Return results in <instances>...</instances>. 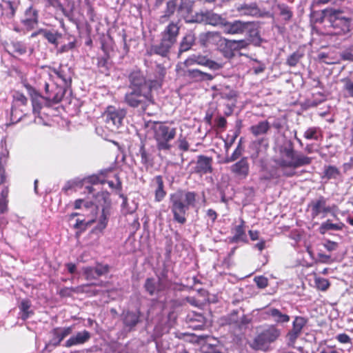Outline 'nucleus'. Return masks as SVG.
<instances>
[{"mask_svg": "<svg viewBox=\"0 0 353 353\" xmlns=\"http://www.w3.org/2000/svg\"><path fill=\"white\" fill-rule=\"evenodd\" d=\"M221 350L216 345H213L209 343L204 344L201 347L202 353H217Z\"/></svg>", "mask_w": 353, "mask_h": 353, "instance_id": "57", "label": "nucleus"}, {"mask_svg": "<svg viewBox=\"0 0 353 353\" xmlns=\"http://www.w3.org/2000/svg\"><path fill=\"white\" fill-rule=\"evenodd\" d=\"M68 88V87L59 83L58 81H53L52 83H45L46 105L51 106L53 104L60 103Z\"/></svg>", "mask_w": 353, "mask_h": 353, "instance_id": "11", "label": "nucleus"}, {"mask_svg": "<svg viewBox=\"0 0 353 353\" xmlns=\"http://www.w3.org/2000/svg\"><path fill=\"white\" fill-rule=\"evenodd\" d=\"M179 150L187 152L189 150V143L185 137H180L178 139Z\"/></svg>", "mask_w": 353, "mask_h": 353, "instance_id": "63", "label": "nucleus"}, {"mask_svg": "<svg viewBox=\"0 0 353 353\" xmlns=\"http://www.w3.org/2000/svg\"><path fill=\"white\" fill-rule=\"evenodd\" d=\"M127 111L124 108H116L114 105H108L102 116L104 119L106 127L112 131L118 130L122 125Z\"/></svg>", "mask_w": 353, "mask_h": 353, "instance_id": "10", "label": "nucleus"}, {"mask_svg": "<svg viewBox=\"0 0 353 353\" xmlns=\"http://www.w3.org/2000/svg\"><path fill=\"white\" fill-rule=\"evenodd\" d=\"M254 281L257 287L261 289H263L268 285V279L263 276H256Z\"/></svg>", "mask_w": 353, "mask_h": 353, "instance_id": "58", "label": "nucleus"}, {"mask_svg": "<svg viewBox=\"0 0 353 353\" xmlns=\"http://www.w3.org/2000/svg\"><path fill=\"white\" fill-rule=\"evenodd\" d=\"M232 41L236 52L246 49L250 45V42H248L246 39L232 40Z\"/></svg>", "mask_w": 353, "mask_h": 353, "instance_id": "55", "label": "nucleus"}, {"mask_svg": "<svg viewBox=\"0 0 353 353\" xmlns=\"http://www.w3.org/2000/svg\"><path fill=\"white\" fill-rule=\"evenodd\" d=\"M96 221V218H93L88 221L84 220L77 219L76 223L74 225V228L79 230V232L85 231L89 225H91Z\"/></svg>", "mask_w": 353, "mask_h": 353, "instance_id": "48", "label": "nucleus"}, {"mask_svg": "<svg viewBox=\"0 0 353 353\" xmlns=\"http://www.w3.org/2000/svg\"><path fill=\"white\" fill-rule=\"evenodd\" d=\"M85 181L90 183V185H97V184H105V181L102 179L101 176L99 174V173L96 174H92L89 176L85 179Z\"/></svg>", "mask_w": 353, "mask_h": 353, "instance_id": "54", "label": "nucleus"}, {"mask_svg": "<svg viewBox=\"0 0 353 353\" xmlns=\"http://www.w3.org/2000/svg\"><path fill=\"white\" fill-rule=\"evenodd\" d=\"M178 10L186 12L187 14L183 16V19L186 23H205L213 26L223 27L225 19L221 15L209 10L196 12L193 15H190L192 12V3L189 0H182L178 7Z\"/></svg>", "mask_w": 353, "mask_h": 353, "instance_id": "4", "label": "nucleus"}, {"mask_svg": "<svg viewBox=\"0 0 353 353\" xmlns=\"http://www.w3.org/2000/svg\"><path fill=\"white\" fill-rule=\"evenodd\" d=\"M110 265L108 264L97 263L94 267L95 274L98 277L101 276L108 274L110 272Z\"/></svg>", "mask_w": 353, "mask_h": 353, "instance_id": "52", "label": "nucleus"}, {"mask_svg": "<svg viewBox=\"0 0 353 353\" xmlns=\"http://www.w3.org/2000/svg\"><path fill=\"white\" fill-rule=\"evenodd\" d=\"M212 158L205 155H199L197 157L196 161H192L190 164L194 163L190 170V174H196L200 176L212 173Z\"/></svg>", "mask_w": 353, "mask_h": 353, "instance_id": "15", "label": "nucleus"}, {"mask_svg": "<svg viewBox=\"0 0 353 353\" xmlns=\"http://www.w3.org/2000/svg\"><path fill=\"white\" fill-rule=\"evenodd\" d=\"M8 47L10 48V51L8 50V52L10 54L12 53H16L18 55H22L27 52L26 46L21 41H12Z\"/></svg>", "mask_w": 353, "mask_h": 353, "instance_id": "40", "label": "nucleus"}, {"mask_svg": "<svg viewBox=\"0 0 353 353\" xmlns=\"http://www.w3.org/2000/svg\"><path fill=\"white\" fill-rule=\"evenodd\" d=\"M326 16L336 34H343L350 31L353 21L351 13L343 10L331 8L327 10Z\"/></svg>", "mask_w": 353, "mask_h": 353, "instance_id": "9", "label": "nucleus"}, {"mask_svg": "<svg viewBox=\"0 0 353 353\" xmlns=\"http://www.w3.org/2000/svg\"><path fill=\"white\" fill-rule=\"evenodd\" d=\"M185 67L194 65L205 66L211 70L216 71L223 68V64L208 58V56L201 54H192L190 55L183 62Z\"/></svg>", "mask_w": 353, "mask_h": 353, "instance_id": "13", "label": "nucleus"}, {"mask_svg": "<svg viewBox=\"0 0 353 353\" xmlns=\"http://www.w3.org/2000/svg\"><path fill=\"white\" fill-rule=\"evenodd\" d=\"M236 10L241 15L252 17H263L256 3H243L236 6Z\"/></svg>", "mask_w": 353, "mask_h": 353, "instance_id": "27", "label": "nucleus"}, {"mask_svg": "<svg viewBox=\"0 0 353 353\" xmlns=\"http://www.w3.org/2000/svg\"><path fill=\"white\" fill-rule=\"evenodd\" d=\"M185 76L194 82L209 81L214 79V75L202 72L199 69H190L185 72Z\"/></svg>", "mask_w": 353, "mask_h": 353, "instance_id": "21", "label": "nucleus"}, {"mask_svg": "<svg viewBox=\"0 0 353 353\" xmlns=\"http://www.w3.org/2000/svg\"><path fill=\"white\" fill-rule=\"evenodd\" d=\"M52 72L57 77L56 81H58L59 83L68 88L71 86L72 76L69 68L60 65L58 68H53Z\"/></svg>", "mask_w": 353, "mask_h": 353, "instance_id": "24", "label": "nucleus"}, {"mask_svg": "<svg viewBox=\"0 0 353 353\" xmlns=\"http://www.w3.org/2000/svg\"><path fill=\"white\" fill-rule=\"evenodd\" d=\"M345 226V224L342 222L332 223L330 219H327L326 221L321 223L319 230L321 234H324L329 230H342Z\"/></svg>", "mask_w": 353, "mask_h": 353, "instance_id": "38", "label": "nucleus"}, {"mask_svg": "<svg viewBox=\"0 0 353 353\" xmlns=\"http://www.w3.org/2000/svg\"><path fill=\"white\" fill-rule=\"evenodd\" d=\"M281 334V330L276 325H265L257 330L250 346L254 350L267 351L270 344L276 341Z\"/></svg>", "mask_w": 353, "mask_h": 353, "instance_id": "5", "label": "nucleus"}, {"mask_svg": "<svg viewBox=\"0 0 353 353\" xmlns=\"http://www.w3.org/2000/svg\"><path fill=\"white\" fill-rule=\"evenodd\" d=\"M38 34H41L43 37L51 44L55 47L59 45V39L62 37V34L59 31H52L46 29H40L38 32L32 33L31 37H36Z\"/></svg>", "mask_w": 353, "mask_h": 353, "instance_id": "29", "label": "nucleus"}, {"mask_svg": "<svg viewBox=\"0 0 353 353\" xmlns=\"http://www.w3.org/2000/svg\"><path fill=\"white\" fill-rule=\"evenodd\" d=\"M280 158L274 159L276 166H272L268 172L272 180H279L281 176L280 169H296L300 167L309 165L312 162V157L298 152L294 150V144L289 141L287 145L279 147Z\"/></svg>", "mask_w": 353, "mask_h": 353, "instance_id": "1", "label": "nucleus"}, {"mask_svg": "<svg viewBox=\"0 0 353 353\" xmlns=\"http://www.w3.org/2000/svg\"><path fill=\"white\" fill-rule=\"evenodd\" d=\"M314 281L316 288L321 291H326L330 286V281L325 278L319 277Z\"/></svg>", "mask_w": 353, "mask_h": 353, "instance_id": "51", "label": "nucleus"}, {"mask_svg": "<svg viewBox=\"0 0 353 353\" xmlns=\"http://www.w3.org/2000/svg\"><path fill=\"white\" fill-rule=\"evenodd\" d=\"M230 170L231 173L239 179H245L250 172V163L246 157H242L239 161L232 164Z\"/></svg>", "mask_w": 353, "mask_h": 353, "instance_id": "17", "label": "nucleus"}, {"mask_svg": "<svg viewBox=\"0 0 353 353\" xmlns=\"http://www.w3.org/2000/svg\"><path fill=\"white\" fill-rule=\"evenodd\" d=\"M336 339L342 344L352 343L351 338L345 333L337 334L336 336Z\"/></svg>", "mask_w": 353, "mask_h": 353, "instance_id": "61", "label": "nucleus"}, {"mask_svg": "<svg viewBox=\"0 0 353 353\" xmlns=\"http://www.w3.org/2000/svg\"><path fill=\"white\" fill-rule=\"evenodd\" d=\"M276 8L279 10V14L285 21H288L291 19L293 16V12L288 6L284 3L277 4Z\"/></svg>", "mask_w": 353, "mask_h": 353, "instance_id": "45", "label": "nucleus"}, {"mask_svg": "<svg viewBox=\"0 0 353 353\" xmlns=\"http://www.w3.org/2000/svg\"><path fill=\"white\" fill-rule=\"evenodd\" d=\"M110 54L104 55L103 57L97 59V67L103 69L104 71H108L110 69Z\"/></svg>", "mask_w": 353, "mask_h": 353, "instance_id": "50", "label": "nucleus"}, {"mask_svg": "<svg viewBox=\"0 0 353 353\" xmlns=\"http://www.w3.org/2000/svg\"><path fill=\"white\" fill-rule=\"evenodd\" d=\"M152 129L158 150H170L172 148L170 142L175 138L176 128L168 122L155 121Z\"/></svg>", "mask_w": 353, "mask_h": 353, "instance_id": "6", "label": "nucleus"}, {"mask_svg": "<svg viewBox=\"0 0 353 353\" xmlns=\"http://www.w3.org/2000/svg\"><path fill=\"white\" fill-rule=\"evenodd\" d=\"M308 323V319L302 316H296L292 321V328L286 334L288 345L294 347L297 339L301 336L303 329Z\"/></svg>", "mask_w": 353, "mask_h": 353, "instance_id": "14", "label": "nucleus"}, {"mask_svg": "<svg viewBox=\"0 0 353 353\" xmlns=\"http://www.w3.org/2000/svg\"><path fill=\"white\" fill-rule=\"evenodd\" d=\"M239 241L248 242L245 234V222L242 219L240 220V224L234 227V236L230 239L231 243H238Z\"/></svg>", "mask_w": 353, "mask_h": 353, "instance_id": "31", "label": "nucleus"}, {"mask_svg": "<svg viewBox=\"0 0 353 353\" xmlns=\"http://www.w3.org/2000/svg\"><path fill=\"white\" fill-rule=\"evenodd\" d=\"M73 331L72 326L65 327H55L52 330V339L50 343L54 346H58L61 342Z\"/></svg>", "mask_w": 353, "mask_h": 353, "instance_id": "25", "label": "nucleus"}, {"mask_svg": "<svg viewBox=\"0 0 353 353\" xmlns=\"http://www.w3.org/2000/svg\"><path fill=\"white\" fill-rule=\"evenodd\" d=\"M161 285V279H159L157 283L154 278H147L144 283V288L149 295L153 296L156 292L163 290Z\"/></svg>", "mask_w": 353, "mask_h": 353, "instance_id": "35", "label": "nucleus"}, {"mask_svg": "<svg viewBox=\"0 0 353 353\" xmlns=\"http://www.w3.org/2000/svg\"><path fill=\"white\" fill-rule=\"evenodd\" d=\"M137 156L141 158V163L146 169L151 168L154 165V157L152 153L146 149L144 143H141L137 153Z\"/></svg>", "mask_w": 353, "mask_h": 353, "instance_id": "32", "label": "nucleus"}, {"mask_svg": "<svg viewBox=\"0 0 353 353\" xmlns=\"http://www.w3.org/2000/svg\"><path fill=\"white\" fill-rule=\"evenodd\" d=\"M250 44H253L255 46H259L262 42V39L260 35V32L258 29L253 28L248 31V39H246Z\"/></svg>", "mask_w": 353, "mask_h": 353, "instance_id": "43", "label": "nucleus"}, {"mask_svg": "<svg viewBox=\"0 0 353 353\" xmlns=\"http://www.w3.org/2000/svg\"><path fill=\"white\" fill-rule=\"evenodd\" d=\"M220 96L221 99H228V100H232L235 99L237 97L236 92L230 90L228 92H222L220 93Z\"/></svg>", "mask_w": 353, "mask_h": 353, "instance_id": "62", "label": "nucleus"}, {"mask_svg": "<svg viewBox=\"0 0 353 353\" xmlns=\"http://www.w3.org/2000/svg\"><path fill=\"white\" fill-rule=\"evenodd\" d=\"M76 47V41H71L68 44H64L57 49V54H63L74 49Z\"/></svg>", "mask_w": 353, "mask_h": 353, "instance_id": "56", "label": "nucleus"}, {"mask_svg": "<svg viewBox=\"0 0 353 353\" xmlns=\"http://www.w3.org/2000/svg\"><path fill=\"white\" fill-rule=\"evenodd\" d=\"M109 209H101V214L95 230L102 232L107 226L108 222Z\"/></svg>", "mask_w": 353, "mask_h": 353, "instance_id": "44", "label": "nucleus"}, {"mask_svg": "<svg viewBox=\"0 0 353 353\" xmlns=\"http://www.w3.org/2000/svg\"><path fill=\"white\" fill-rule=\"evenodd\" d=\"M72 292H76L74 288L65 287L60 290L59 294L61 297H70L72 296Z\"/></svg>", "mask_w": 353, "mask_h": 353, "instance_id": "64", "label": "nucleus"}, {"mask_svg": "<svg viewBox=\"0 0 353 353\" xmlns=\"http://www.w3.org/2000/svg\"><path fill=\"white\" fill-rule=\"evenodd\" d=\"M24 86L30 97L33 112L37 114H40L43 108V101L45 100L46 97L42 96L29 83L25 84Z\"/></svg>", "mask_w": 353, "mask_h": 353, "instance_id": "19", "label": "nucleus"}, {"mask_svg": "<svg viewBox=\"0 0 353 353\" xmlns=\"http://www.w3.org/2000/svg\"><path fill=\"white\" fill-rule=\"evenodd\" d=\"M322 137V132L319 127L308 128L303 134V137L307 140L318 141Z\"/></svg>", "mask_w": 353, "mask_h": 353, "instance_id": "41", "label": "nucleus"}, {"mask_svg": "<svg viewBox=\"0 0 353 353\" xmlns=\"http://www.w3.org/2000/svg\"><path fill=\"white\" fill-rule=\"evenodd\" d=\"M341 176L339 169L335 165H325L322 179L327 180L336 179Z\"/></svg>", "mask_w": 353, "mask_h": 353, "instance_id": "39", "label": "nucleus"}, {"mask_svg": "<svg viewBox=\"0 0 353 353\" xmlns=\"http://www.w3.org/2000/svg\"><path fill=\"white\" fill-rule=\"evenodd\" d=\"M222 40V37L219 32L208 31L202 32L199 35V42L203 47H208L210 45H214L219 43Z\"/></svg>", "mask_w": 353, "mask_h": 353, "instance_id": "22", "label": "nucleus"}, {"mask_svg": "<svg viewBox=\"0 0 353 353\" xmlns=\"http://www.w3.org/2000/svg\"><path fill=\"white\" fill-rule=\"evenodd\" d=\"M178 0H169L166 3V7L163 11V14L160 17L159 21L161 23L167 22L172 17L177 9Z\"/></svg>", "mask_w": 353, "mask_h": 353, "instance_id": "34", "label": "nucleus"}, {"mask_svg": "<svg viewBox=\"0 0 353 353\" xmlns=\"http://www.w3.org/2000/svg\"><path fill=\"white\" fill-rule=\"evenodd\" d=\"M265 314L271 317L277 324L287 323L290 321V317L288 314L282 313L279 309L270 307L265 310Z\"/></svg>", "mask_w": 353, "mask_h": 353, "instance_id": "30", "label": "nucleus"}, {"mask_svg": "<svg viewBox=\"0 0 353 353\" xmlns=\"http://www.w3.org/2000/svg\"><path fill=\"white\" fill-rule=\"evenodd\" d=\"M84 193L88 194V199H91L90 205H94L96 210L99 207L102 209H109L111 204L110 193L108 191L95 192V189L92 185L85 186Z\"/></svg>", "mask_w": 353, "mask_h": 353, "instance_id": "12", "label": "nucleus"}, {"mask_svg": "<svg viewBox=\"0 0 353 353\" xmlns=\"http://www.w3.org/2000/svg\"><path fill=\"white\" fill-rule=\"evenodd\" d=\"M309 206L311 208V216L313 219L317 217L321 213L325 216L331 211L330 207L327 205L324 196H320L318 199L312 201Z\"/></svg>", "mask_w": 353, "mask_h": 353, "instance_id": "20", "label": "nucleus"}, {"mask_svg": "<svg viewBox=\"0 0 353 353\" xmlns=\"http://www.w3.org/2000/svg\"><path fill=\"white\" fill-rule=\"evenodd\" d=\"M196 39V33L194 30H188L182 38L179 48V54H182L190 50L195 44Z\"/></svg>", "mask_w": 353, "mask_h": 353, "instance_id": "28", "label": "nucleus"}, {"mask_svg": "<svg viewBox=\"0 0 353 353\" xmlns=\"http://www.w3.org/2000/svg\"><path fill=\"white\" fill-rule=\"evenodd\" d=\"M323 246L327 251L332 252L337 250L339 248V243L337 242L327 239L323 243Z\"/></svg>", "mask_w": 353, "mask_h": 353, "instance_id": "60", "label": "nucleus"}, {"mask_svg": "<svg viewBox=\"0 0 353 353\" xmlns=\"http://www.w3.org/2000/svg\"><path fill=\"white\" fill-rule=\"evenodd\" d=\"M83 274L86 279H96L97 276L95 274L94 267H85L83 268Z\"/></svg>", "mask_w": 353, "mask_h": 353, "instance_id": "59", "label": "nucleus"}, {"mask_svg": "<svg viewBox=\"0 0 353 353\" xmlns=\"http://www.w3.org/2000/svg\"><path fill=\"white\" fill-rule=\"evenodd\" d=\"M152 92L140 89H131L130 91L125 94L123 101L129 107L139 108L145 112L149 105L154 103Z\"/></svg>", "mask_w": 353, "mask_h": 353, "instance_id": "8", "label": "nucleus"}, {"mask_svg": "<svg viewBox=\"0 0 353 353\" xmlns=\"http://www.w3.org/2000/svg\"><path fill=\"white\" fill-rule=\"evenodd\" d=\"M163 77L164 74L161 73L159 77L147 79L141 70H133L128 76L130 88L149 91L156 90L161 87Z\"/></svg>", "mask_w": 353, "mask_h": 353, "instance_id": "7", "label": "nucleus"}, {"mask_svg": "<svg viewBox=\"0 0 353 353\" xmlns=\"http://www.w3.org/2000/svg\"><path fill=\"white\" fill-rule=\"evenodd\" d=\"M270 129V123L265 121H261L256 125H253L250 128V132L254 136L263 135L268 133Z\"/></svg>", "mask_w": 353, "mask_h": 353, "instance_id": "37", "label": "nucleus"}, {"mask_svg": "<svg viewBox=\"0 0 353 353\" xmlns=\"http://www.w3.org/2000/svg\"><path fill=\"white\" fill-rule=\"evenodd\" d=\"M179 32V22L170 21L161 32L159 43L151 46L147 54L150 56L157 54L162 57H168L170 50L177 41Z\"/></svg>", "mask_w": 353, "mask_h": 353, "instance_id": "3", "label": "nucleus"}, {"mask_svg": "<svg viewBox=\"0 0 353 353\" xmlns=\"http://www.w3.org/2000/svg\"><path fill=\"white\" fill-rule=\"evenodd\" d=\"M113 176L116 180V183L112 181L107 179L105 183L108 184V186L112 190H116L117 193H121L122 191V181L118 174H114Z\"/></svg>", "mask_w": 353, "mask_h": 353, "instance_id": "47", "label": "nucleus"}, {"mask_svg": "<svg viewBox=\"0 0 353 353\" xmlns=\"http://www.w3.org/2000/svg\"><path fill=\"white\" fill-rule=\"evenodd\" d=\"M21 23L27 31L33 30L39 23V12L37 10L32 6L27 8L23 17L21 19Z\"/></svg>", "mask_w": 353, "mask_h": 353, "instance_id": "18", "label": "nucleus"}, {"mask_svg": "<svg viewBox=\"0 0 353 353\" xmlns=\"http://www.w3.org/2000/svg\"><path fill=\"white\" fill-rule=\"evenodd\" d=\"M227 120L223 116H218L214 119V128L224 131L227 127Z\"/></svg>", "mask_w": 353, "mask_h": 353, "instance_id": "53", "label": "nucleus"}, {"mask_svg": "<svg viewBox=\"0 0 353 353\" xmlns=\"http://www.w3.org/2000/svg\"><path fill=\"white\" fill-rule=\"evenodd\" d=\"M198 194L194 191L178 189L169 196L170 208L173 220L183 225L187 221L189 210L194 208L197 203Z\"/></svg>", "mask_w": 353, "mask_h": 353, "instance_id": "2", "label": "nucleus"}, {"mask_svg": "<svg viewBox=\"0 0 353 353\" xmlns=\"http://www.w3.org/2000/svg\"><path fill=\"white\" fill-rule=\"evenodd\" d=\"M19 307L21 312V317L24 321L28 319L30 315L34 314V312L30 310L31 307V303L28 299L22 300Z\"/></svg>", "mask_w": 353, "mask_h": 353, "instance_id": "42", "label": "nucleus"}, {"mask_svg": "<svg viewBox=\"0 0 353 353\" xmlns=\"http://www.w3.org/2000/svg\"><path fill=\"white\" fill-rule=\"evenodd\" d=\"M151 185L154 187V201L156 202L162 201L167 194L163 176L161 175L155 176L152 180Z\"/></svg>", "mask_w": 353, "mask_h": 353, "instance_id": "23", "label": "nucleus"}, {"mask_svg": "<svg viewBox=\"0 0 353 353\" xmlns=\"http://www.w3.org/2000/svg\"><path fill=\"white\" fill-rule=\"evenodd\" d=\"M221 53L226 59H230L235 57V49L232 40L222 38Z\"/></svg>", "mask_w": 353, "mask_h": 353, "instance_id": "36", "label": "nucleus"}, {"mask_svg": "<svg viewBox=\"0 0 353 353\" xmlns=\"http://www.w3.org/2000/svg\"><path fill=\"white\" fill-rule=\"evenodd\" d=\"M252 22H244L241 20L228 21L225 19L223 23V32L228 34H243L248 29Z\"/></svg>", "mask_w": 353, "mask_h": 353, "instance_id": "16", "label": "nucleus"}, {"mask_svg": "<svg viewBox=\"0 0 353 353\" xmlns=\"http://www.w3.org/2000/svg\"><path fill=\"white\" fill-rule=\"evenodd\" d=\"M140 321V312H134L131 311H127L123 313V323L125 327L129 329L134 328Z\"/></svg>", "mask_w": 353, "mask_h": 353, "instance_id": "33", "label": "nucleus"}, {"mask_svg": "<svg viewBox=\"0 0 353 353\" xmlns=\"http://www.w3.org/2000/svg\"><path fill=\"white\" fill-rule=\"evenodd\" d=\"M303 54L299 51L294 52L286 59V65L290 67H295L303 58Z\"/></svg>", "mask_w": 353, "mask_h": 353, "instance_id": "46", "label": "nucleus"}, {"mask_svg": "<svg viewBox=\"0 0 353 353\" xmlns=\"http://www.w3.org/2000/svg\"><path fill=\"white\" fill-rule=\"evenodd\" d=\"M91 338V334L89 331L84 330L78 332L75 335L70 337L65 343L66 347H70L75 345H82L88 342Z\"/></svg>", "mask_w": 353, "mask_h": 353, "instance_id": "26", "label": "nucleus"}, {"mask_svg": "<svg viewBox=\"0 0 353 353\" xmlns=\"http://www.w3.org/2000/svg\"><path fill=\"white\" fill-rule=\"evenodd\" d=\"M243 148L241 145V142L240 141L234 150V151L232 152L230 157L225 159V163H230L236 161L239 158H240L243 154Z\"/></svg>", "mask_w": 353, "mask_h": 353, "instance_id": "49", "label": "nucleus"}]
</instances>
